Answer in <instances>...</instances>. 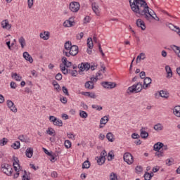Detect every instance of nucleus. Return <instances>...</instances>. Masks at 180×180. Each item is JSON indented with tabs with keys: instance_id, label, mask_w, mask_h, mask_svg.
Masks as SVG:
<instances>
[{
	"instance_id": "1",
	"label": "nucleus",
	"mask_w": 180,
	"mask_h": 180,
	"mask_svg": "<svg viewBox=\"0 0 180 180\" xmlns=\"http://www.w3.org/2000/svg\"><path fill=\"white\" fill-rule=\"evenodd\" d=\"M129 4L131 11L136 15L143 16L146 20H150L151 18L155 19V18L153 16L155 13L148 7L146 0H129Z\"/></svg>"
},
{
	"instance_id": "2",
	"label": "nucleus",
	"mask_w": 180,
	"mask_h": 180,
	"mask_svg": "<svg viewBox=\"0 0 180 180\" xmlns=\"http://www.w3.org/2000/svg\"><path fill=\"white\" fill-rule=\"evenodd\" d=\"M143 88H144V85H143V83L138 82L136 84H134L131 86L129 87L128 91L131 94H139V92H141Z\"/></svg>"
},
{
	"instance_id": "3",
	"label": "nucleus",
	"mask_w": 180,
	"mask_h": 180,
	"mask_svg": "<svg viewBox=\"0 0 180 180\" xmlns=\"http://www.w3.org/2000/svg\"><path fill=\"white\" fill-rule=\"evenodd\" d=\"M60 68L64 75H67V74H70L72 77H77V75H78V71H77L76 70H72L70 69H66L65 66L63 67V64L60 65Z\"/></svg>"
},
{
	"instance_id": "4",
	"label": "nucleus",
	"mask_w": 180,
	"mask_h": 180,
	"mask_svg": "<svg viewBox=\"0 0 180 180\" xmlns=\"http://www.w3.org/2000/svg\"><path fill=\"white\" fill-rule=\"evenodd\" d=\"M1 169L4 174H6V175H8V176L12 175V167L8 164L1 165Z\"/></svg>"
},
{
	"instance_id": "5",
	"label": "nucleus",
	"mask_w": 180,
	"mask_h": 180,
	"mask_svg": "<svg viewBox=\"0 0 180 180\" xmlns=\"http://www.w3.org/2000/svg\"><path fill=\"white\" fill-rule=\"evenodd\" d=\"M124 161L127 162L129 165L133 164L134 162V159L133 158V155L130 153H125L123 156Z\"/></svg>"
},
{
	"instance_id": "6",
	"label": "nucleus",
	"mask_w": 180,
	"mask_h": 180,
	"mask_svg": "<svg viewBox=\"0 0 180 180\" xmlns=\"http://www.w3.org/2000/svg\"><path fill=\"white\" fill-rule=\"evenodd\" d=\"M80 5L77 1H72L70 4L69 9L71 12L77 13L79 11Z\"/></svg>"
},
{
	"instance_id": "7",
	"label": "nucleus",
	"mask_w": 180,
	"mask_h": 180,
	"mask_svg": "<svg viewBox=\"0 0 180 180\" xmlns=\"http://www.w3.org/2000/svg\"><path fill=\"white\" fill-rule=\"evenodd\" d=\"M101 85L102 86H103V88H105L107 89H113V88H115L116 86V83L104 82L101 83Z\"/></svg>"
},
{
	"instance_id": "8",
	"label": "nucleus",
	"mask_w": 180,
	"mask_h": 180,
	"mask_svg": "<svg viewBox=\"0 0 180 180\" xmlns=\"http://www.w3.org/2000/svg\"><path fill=\"white\" fill-rule=\"evenodd\" d=\"M91 68V65L88 63H82L81 64H79L78 68L83 72V71H88L89 68Z\"/></svg>"
},
{
	"instance_id": "9",
	"label": "nucleus",
	"mask_w": 180,
	"mask_h": 180,
	"mask_svg": "<svg viewBox=\"0 0 180 180\" xmlns=\"http://www.w3.org/2000/svg\"><path fill=\"white\" fill-rule=\"evenodd\" d=\"M7 106L8 108H9L11 112H13L14 113H16V112H18V108H16V106H15V104L13 103L12 101H7Z\"/></svg>"
},
{
	"instance_id": "10",
	"label": "nucleus",
	"mask_w": 180,
	"mask_h": 180,
	"mask_svg": "<svg viewBox=\"0 0 180 180\" xmlns=\"http://www.w3.org/2000/svg\"><path fill=\"white\" fill-rule=\"evenodd\" d=\"M1 27L9 30V29L12 27V25L9 24V21L8 20H4L1 22Z\"/></svg>"
},
{
	"instance_id": "11",
	"label": "nucleus",
	"mask_w": 180,
	"mask_h": 180,
	"mask_svg": "<svg viewBox=\"0 0 180 180\" xmlns=\"http://www.w3.org/2000/svg\"><path fill=\"white\" fill-rule=\"evenodd\" d=\"M136 26L141 27V30H146V23L140 18L136 20Z\"/></svg>"
},
{
	"instance_id": "12",
	"label": "nucleus",
	"mask_w": 180,
	"mask_h": 180,
	"mask_svg": "<svg viewBox=\"0 0 180 180\" xmlns=\"http://www.w3.org/2000/svg\"><path fill=\"white\" fill-rule=\"evenodd\" d=\"M71 56H77L78 54V46L72 45L70 51Z\"/></svg>"
},
{
	"instance_id": "13",
	"label": "nucleus",
	"mask_w": 180,
	"mask_h": 180,
	"mask_svg": "<svg viewBox=\"0 0 180 180\" xmlns=\"http://www.w3.org/2000/svg\"><path fill=\"white\" fill-rule=\"evenodd\" d=\"M62 63H63V67H67V68L71 67L72 65V63L68 61L66 57H63L62 58Z\"/></svg>"
},
{
	"instance_id": "14",
	"label": "nucleus",
	"mask_w": 180,
	"mask_h": 180,
	"mask_svg": "<svg viewBox=\"0 0 180 180\" xmlns=\"http://www.w3.org/2000/svg\"><path fill=\"white\" fill-rule=\"evenodd\" d=\"M92 10L97 15V16H99V6L96 4V3H92L91 4Z\"/></svg>"
},
{
	"instance_id": "15",
	"label": "nucleus",
	"mask_w": 180,
	"mask_h": 180,
	"mask_svg": "<svg viewBox=\"0 0 180 180\" xmlns=\"http://www.w3.org/2000/svg\"><path fill=\"white\" fill-rule=\"evenodd\" d=\"M23 58H25V60H26V61H29L30 64L33 63V58H32V56H30V54H29L26 51L23 53Z\"/></svg>"
},
{
	"instance_id": "16",
	"label": "nucleus",
	"mask_w": 180,
	"mask_h": 180,
	"mask_svg": "<svg viewBox=\"0 0 180 180\" xmlns=\"http://www.w3.org/2000/svg\"><path fill=\"white\" fill-rule=\"evenodd\" d=\"M151 78L146 77L143 80V89H147L150 84H151Z\"/></svg>"
},
{
	"instance_id": "17",
	"label": "nucleus",
	"mask_w": 180,
	"mask_h": 180,
	"mask_svg": "<svg viewBox=\"0 0 180 180\" xmlns=\"http://www.w3.org/2000/svg\"><path fill=\"white\" fill-rule=\"evenodd\" d=\"M141 134L140 136L142 139H147L148 137V132L146 131V128L142 127L140 129Z\"/></svg>"
},
{
	"instance_id": "18",
	"label": "nucleus",
	"mask_w": 180,
	"mask_h": 180,
	"mask_svg": "<svg viewBox=\"0 0 180 180\" xmlns=\"http://www.w3.org/2000/svg\"><path fill=\"white\" fill-rule=\"evenodd\" d=\"M25 155L27 158H32L33 157V148H28L25 150Z\"/></svg>"
},
{
	"instance_id": "19",
	"label": "nucleus",
	"mask_w": 180,
	"mask_h": 180,
	"mask_svg": "<svg viewBox=\"0 0 180 180\" xmlns=\"http://www.w3.org/2000/svg\"><path fill=\"white\" fill-rule=\"evenodd\" d=\"M41 39H43V40H49L50 39V32H44L40 34Z\"/></svg>"
},
{
	"instance_id": "20",
	"label": "nucleus",
	"mask_w": 180,
	"mask_h": 180,
	"mask_svg": "<svg viewBox=\"0 0 180 180\" xmlns=\"http://www.w3.org/2000/svg\"><path fill=\"white\" fill-rule=\"evenodd\" d=\"M162 147H164V143L158 142L153 146V150L155 151H160V148H162Z\"/></svg>"
},
{
	"instance_id": "21",
	"label": "nucleus",
	"mask_w": 180,
	"mask_h": 180,
	"mask_svg": "<svg viewBox=\"0 0 180 180\" xmlns=\"http://www.w3.org/2000/svg\"><path fill=\"white\" fill-rule=\"evenodd\" d=\"M63 26L65 27H72L74 26V22L71 21V18H70L64 22Z\"/></svg>"
},
{
	"instance_id": "22",
	"label": "nucleus",
	"mask_w": 180,
	"mask_h": 180,
	"mask_svg": "<svg viewBox=\"0 0 180 180\" xmlns=\"http://www.w3.org/2000/svg\"><path fill=\"white\" fill-rule=\"evenodd\" d=\"M96 160L98 165H103V164H105V161H106V158H101V156H98L96 158Z\"/></svg>"
},
{
	"instance_id": "23",
	"label": "nucleus",
	"mask_w": 180,
	"mask_h": 180,
	"mask_svg": "<svg viewBox=\"0 0 180 180\" xmlns=\"http://www.w3.org/2000/svg\"><path fill=\"white\" fill-rule=\"evenodd\" d=\"M159 94L161 98H165V99L169 98V93L167 91L161 90Z\"/></svg>"
},
{
	"instance_id": "24",
	"label": "nucleus",
	"mask_w": 180,
	"mask_h": 180,
	"mask_svg": "<svg viewBox=\"0 0 180 180\" xmlns=\"http://www.w3.org/2000/svg\"><path fill=\"white\" fill-rule=\"evenodd\" d=\"M18 167H20V165H19V160L18 159V158H14L13 168L15 172H19Z\"/></svg>"
},
{
	"instance_id": "25",
	"label": "nucleus",
	"mask_w": 180,
	"mask_h": 180,
	"mask_svg": "<svg viewBox=\"0 0 180 180\" xmlns=\"http://www.w3.org/2000/svg\"><path fill=\"white\" fill-rule=\"evenodd\" d=\"M166 72L167 74V78H172V70H171V67L167 65L165 67Z\"/></svg>"
},
{
	"instance_id": "26",
	"label": "nucleus",
	"mask_w": 180,
	"mask_h": 180,
	"mask_svg": "<svg viewBox=\"0 0 180 180\" xmlns=\"http://www.w3.org/2000/svg\"><path fill=\"white\" fill-rule=\"evenodd\" d=\"M174 115H175L176 117H180V106L179 105H176L174 107Z\"/></svg>"
},
{
	"instance_id": "27",
	"label": "nucleus",
	"mask_w": 180,
	"mask_h": 180,
	"mask_svg": "<svg viewBox=\"0 0 180 180\" xmlns=\"http://www.w3.org/2000/svg\"><path fill=\"white\" fill-rule=\"evenodd\" d=\"M94 85L95 84H94V83H92V82L88 81L85 83L84 86H85V88H86V89H94Z\"/></svg>"
},
{
	"instance_id": "28",
	"label": "nucleus",
	"mask_w": 180,
	"mask_h": 180,
	"mask_svg": "<svg viewBox=\"0 0 180 180\" xmlns=\"http://www.w3.org/2000/svg\"><path fill=\"white\" fill-rule=\"evenodd\" d=\"M106 139L108 140V141H110L111 143H113V141H115V137L112 132H109L107 134Z\"/></svg>"
},
{
	"instance_id": "29",
	"label": "nucleus",
	"mask_w": 180,
	"mask_h": 180,
	"mask_svg": "<svg viewBox=\"0 0 180 180\" xmlns=\"http://www.w3.org/2000/svg\"><path fill=\"white\" fill-rule=\"evenodd\" d=\"M141 60H146V53H141L136 58V63H140Z\"/></svg>"
},
{
	"instance_id": "30",
	"label": "nucleus",
	"mask_w": 180,
	"mask_h": 180,
	"mask_svg": "<svg viewBox=\"0 0 180 180\" xmlns=\"http://www.w3.org/2000/svg\"><path fill=\"white\" fill-rule=\"evenodd\" d=\"M18 41L22 47V49H25V46H26V40L23 37L19 38Z\"/></svg>"
},
{
	"instance_id": "31",
	"label": "nucleus",
	"mask_w": 180,
	"mask_h": 180,
	"mask_svg": "<svg viewBox=\"0 0 180 180\" xmlns=\"http://www.w3.org/2000/svg\"><path fill=\"white\" fill-rule=\"evenodd\" d=\"M153 129L154 130H156V131H161V130L164 129V126L160 123H158L154 126Z\"/></svg>"
},
{
	"instance_id": "32",
	"label": "nucleus",
	"mask_w": 180,
	"mask_h": 180,
	"mask_svg": "<svg viewBox=\"0 0 180 180\" xmlns=\"http://www.w3.org/2000/svg\"><path fill=\"white\" fill-rule=\"evenodd\" d=\"M18 140L22 141V143H30V141L27 137H25L24 135H20L18 136Z\"/></svg>"
},
{
	"instance_id": "33",
	"label": "nucleus",
	"mask_w": 180,
	"mask_h": 180,
	"mask_svg": "<svg viewBox=\"0 0 180 180\" xmlns=\"http://www.w3.org/2000/svg\"><path fill=\"white\" fill-rule=\"evenodd\" d=\"M108 122H109V118L108 117V116H104L103 117L101 120H100V124H106V123H108Z\"/></svg>"
},
{
	"instance_id": "34",
	"label": "nucleus",
	"mask_w": 180,
	"mask_h": 180,
	"mask_svg": "<svg viewBox=\"0 0 180 180\" xmlns=\"http://www.w3.org/2000/svg\"><path fill=\"white\" fill-rule=\"evenodd\" d=\"M64 47L65 50H67L68 51H70V50L72 47V45L71 44V41H66L65 43Z\"/></svg>"
},
{
	"instance_id": "35",
	"label": "nucleus",
	"mask_w": 180,
	"mask_h": 180,
	"mask_svg": "<svg viewBox=\"0 0 180 180\" xmlns=\"http://www.w3.org/2000/svg\"><path fill=\"white\" fill-rule=\"evenodd\" d=\"M11 77L12 78H14L15 81H22V77H20L18 73H12Z\"/></svg>"
},
{
	"instance_id": "36",
	"label": "nucleus",
	"mask_w": 180,
	"mask_h": 180,
	"mask_svg": "<svg viewBox=\"0 0 180 180\" xmlns=\"http://www.w3.org/2000/svg\"><path fill=\"white\" fill-rule=\"evenodd\" d=\"M11 147L14 148V150H19V148H20V142L15 141L11 145Z\"/></svg>"
},
{
	"instance_id": "37",
	"label": "nucleus",
	"mask_w": 180,
	"mask_h": 180,
	"mask_svg": "<svg viewBox=\"0 0 180 180\" xmlns=\"http://www.w3.org/2000/svg\"><path fill=\"white\" fill-rule=\"evenodd\" d=\"M87 46L90 50H92L94 47V41H92V38H89L87 39Z\"/></svg>"
},
{
	"instance_id": "38",
	"label": "nucleus",
	"mask_w": 180,
	"mask_h": 180,
	"mask_svg": "<svg viewBox=\"0 0 180 180\" xmlns=\"http://www.w3.org/2000/svg\"><path fill=\"white\" fill-rule=\"evenodd\" d=\"M54 126H58L59 127H63V120L60 119H56L55 122H53Z\"/></svg>"
},
{
	"instance_id": "39",
	"label": "nucleus",
	"mask_w": 180,
	"mask_h": 180,
	"mask_svg": "<svg viewBox=\"0 0 180 180\" xmlns=\"http://www.w3.org/2000/svg\"><path fill=\"white\" fill-rule=\"evenodd\" d=\"M79 116L82 119H86L88 117V113L84 110H80L79 111Z\"/></svg>"
},
{
	"instance_id": "40",
	"label": "nucleus",
	"mask_w": 180,
	"mask_h": 180,
	"mask_svg": "<svg viewBox=\"0 0 180 180\" xmlns=\"http://www.w3.org/2000/svg\"><path fill=\"white\" fill-rule=\"evenodd\" d=\"M153 174L151 173H148V172H146L144 174V179L145 180H151V178H153Z\"/></svg>"
},
{
	"instance_id": "41",
	"label": "nucleus",
	"mask_w": 180,
	"mask_h": 180,
	"mask_svg": "<svg viewBox=\"0 0 180 180\" xmlns=\"http://www.w3.org/2000/svg\"><path fill=\"white\" fill-rule=\"evenodd\" d=\"M115 159V153H113V151H110L108 154V160L112 161V160Z\"/></svg>"
},
{
	"instance_id": "42",
	"label": "nucleus",
	"mask_w": 180,
	"mask_h": 180,
	"mask_svg": "<svg viewBox=\"0 0 180 180\" xmlns=\"http://www.w3.org/2000/svg\"><path fill=\"white\" fill-rule=\"evenodd\" d=\"M89 167H91V163L89 162V161L86 160L85 162H84V163L82 165L83 169H88V168H89Z\"/></svg>"
},
{
	"instance_id": "43",
	"label": "nucleus",
	"mask_w": 180,
	"mask_h": 180,
	"mask_svg": "<svg viewBox=\"0 0 180 180\" xmlns=\"http://www.w3.org/2000/svg\"><path fill=\"white\" fill-rule=\"evenodd\" d=\"M173 50H174V53H176V54H177L178 57L180 58V48L176 46H174Z\"/></svg>"
},
{
	"instance_id": "44",
	"label": "nucleus",
	"mask_w": 180,
	"mask_h": 180,
	"mask_svg": "<svg viewBox=\"0 0 180 180\" xmlns=\"http://www.w3.org/2000/svg\"><path fill=\"white\" fill-rule=\"evenodd\" d=\"M46 133L49 136H54V134H56V131H54V129L52 128H49L48 130H46Z\"/></svg>"
},
{
	"instance_id": "45",
	"label": "nucleus",
	"mask_w": 180,
	"mask_h": 180,
	"mask_svg": "<svg viewBox=\"0 0 180 180\" xmlns=\"http://www.w3.org/2000/svg\"><path fill=\"white\" fill-rule=\"evenodd\" d=\"M110 180H117V174L115 172H112L110 175Z\"/></svg>"
},
{
	"instance_id": "46",
	"label": "nucleus",
	"mask_w": 180,
	"mask_h": 180,
	"mask_svg": "<svg viewBox=\"0 0 180 180\" xmlns=\"http://www.w3.org/2000/svg\"><path fill=\"white\" fill-rule=\"evenodd\" d=\"M62 91H63V94H65V95L66 96H70V93H68V89H67V87L63 86L62 87Z\"/></svg>"
},
{
	"instance_id": "47",
	"label": "nucleus",
	"mask_w": 180,
	"mask_h": 180,
	"mask_svg": "<svg viewBox=\"0 0 180 180\" xmlns=\"http://www.w3.org/2000/svg\"><path fill=\"white\" fill-rule=\"evenodd\" d=\"M8 143V139L6 138H3L1 140H0V146H6V144Z\"/></svg>"
},
{
	"instance_id": "48",
	"label": "nucleus",
	"mask_w": 180,
	"mask_h": 180,
	"mask_svg": "<svg viewBox=\"0 0 180 180\" xmlns=\"http://www.w3.org/2000/svg\"><path fill=\"white\" fill-rule=\"evenodd\" d=\"M91 108L93 109H96V110H98V111H101L103 109L102 106L98 105H92Z\"/></svg>"
},
{
	"instance_id": "49",
	"label": "nucleus",
	"mask_w": 180,
	"mask_h": 180,
	"mask_svg": "<svg viewBox=\"0 0 180 180\" xmlns=\"http://www.w3.org/2000/svg\"><path fill=\"white\" fill-rule=\"evenodd\" d=\"M65 147L67 148H71V141L69 140L65 141Z\"/></svg>"
},
{
	"instance_id": "50",
	"label": "nucleus",
	"mask_w": 180,
	"mask_h": 180,
	"mask_svg": "<svg viewBox=\"0 0 180 180\" xmlns=\"http://www.w3.org/2000/svg\"><path fill=\"white\" fill-rule=\"evenodd\" d=\"M84 37V32H80L76 35L77 40H81Z\"/></svg>"
},
{
	"instance_id": "51",
	"label": "nucleus",
	"mask_w": 180,
	"mask_h": 180,
	"mask_svg": "<svg viewBox=\"0 0 180 180\" xmlns=\"http://www.w3.org/2000/svg\"><path fill=\"white\" fill-rule=\"evenodd\" d=\"M56 120H57V117H56L55 116H53V115L49 116V121L51 122L53 124H54V122H56Z\"/></svg>"
},
{
	"instance_id": "52",
	"label": "nucleus",
	"mask_w": 180,
	"mask_h": 180,
	"mask_svg": "<svg viewBox=\"0 0 180 180\" xmlns=\"http://www.w3.org/2000/svg\"><path fill=\"white\" fill-rule=\"evenodd\" d=\"M56 79H57V81H61V79H63V75H61V73H58L56 75Z\"/></svg>"
},
{
	"instance_id": "53",
	"label": "nucleus",
	"mask_w": 180,
	"mask_h": 180,
	"mask_svg": "<svg viewBox=\"0 0 180 180\" xmlns=\"http://www.w3.org/2000/svg\"><path fill=\"white\" fill-rule=\"evenodd\" d=\"M106 155H108V153H106V150H103L101 154H100V157H101V158H105Z\"/></svg>"
},
{
	"instance_id": "54",
	"label": "nucleus",
	"mask_w": 180,
	"mask_h": 180,
	"mask_svg": "<svg viewBox=\"0 0 180 180\" xmlns=\"http://www.w3.org/2000/svg\"><path fill=\"white\" fill-rule=\"evenodd\" d=\"M155 155L160 158V157H164V153L158 150L155 153Z\"/></svg>"
},
{
	"instance_id": "55",
	"label": "nucleus",
	"mask_w": 180,
	"mask_h": 180,
	"mask_svg": "<svg viewBox=\"0 0 180 180\" xmlns=\"http://www.w3.org/2000/svg\"><path fill=\"white\" fill-rule=\"evenodd\" d=\"M67 136L68 139H71L72 140H75V135H74V134L69 133V134H67Z\"/></svg>"
},
{
	"instance_id": "56",
	"label": "nucleus",
	"mask_w": 180,
	"mask_h": 180,
	"mask_svg": "<svg viewBox=\"0 0 180 180\" xmlns=\"http://www.w3.org/2000/svg\"><path fill=\"white\" fill-rule=\"evenodd\" d=\"M43 151L44 153H45V154H46V155H49V157L51 156V155L53 154L52 152H49V150L45 148H43Z\"/></svg>"
},
{
	"instance_id": "57",
	"label": "nucleus",
	"mask_w": 180,
	"mask_h": 180,
	"mask_svg": "<svg viewBox=\"0 0 180 180\" xmlns=\"http://www.w3.org/2000/svg\"><path fill=\"white\" fill-rule=\"evenodd\" d=\"M89 82H92V84H94V85H95V82H98V78L97 77H91L90 78V81H89Z\"/></svg>"
},
{
	"instance_id": "58",
	"label": "nucleus",
	"mask_w": 180,
	"mask_h": 180,
	"mask_svg": "<svg viewBox=\"0 0 180 180\" xmlns=\"http://www.w3.org/2000/svg\"><path fill=\"white\" fill-rule=\"evenodd\" d=\"M51 176L52 178H57L58 176V174L57 173V172L53 171L51 173Z\"/></svg>"
},
{
	"instance_id": "59",
	"label": "nucleus",
	"mask_w": 180,
	"mask_h": 180,
	"mask_svg": "<svg viewBox=\"0 0 180 180\" xmlns=\"http://www.w3.org/2000/svg\"><path fill=\"white\" fill-rule=\"evenodd\" d=\"M174 160L172 159H167L166 164L169 167L170 165H172Z\"/></svg>"
},
{
	"instance_id": "60",
	"label": "nucleus",
	"mask_w": 180,
	"mask_h": 180,
	"mask_svg": "<svg viewBox=\"0 0 180 180\" xmlns=\"http://www.w3.org/2000/svg\"><path fill=\"white\" fill-rule=\"evenodd\" d=\"M10 86L12 89H16V87L18 86V85L14 82H11Z\"/></svg>"
},
{
	"instance_id": "61",
	"label": "nucleus",
	"mask_w": 180,
	"mask_h": 180,
	"mask_svg": "<svg viewBox=\"0 0 180 180\" xmlns=\"http://www.w3.org/2000/svg\"><path fill=\"white\" fill-rule=\"evenodd\" d=\"M28 8L30 9L33 6V0H27Z\"/></svg>"
},
{
	"instance_id": "62",
	"label": "nucleus",
	"mask_w": 180,
	"mask_h": 180,
	"mask_svg": "<svg viewBox=\"0 0 180 180\" xmlns=\"http://www.w3.org/2000/svg\"><path fill=\"white\" fill-rule=\"evenodd\" d=\"M60 102L63 103L64 105H65V103H67V102H68L66 97L60 98Z\"/></svg>"
},
{
	"instance_id": "63",
	"label": "nucleus",
	"mask_w": 180,
	"mask_h": 180,
	"mask_svg": "<svg viewBox=\"0 0 180 180\" xmlns=\"http://www.w3.org/2000/svg\"><path fill=\"white\" fill-rule=\"evenodd\" d=\"M31 74L32 75V77H34L35 78H37L38 77V73L37 72H36V70H33L32 72H31Z\"/></svg>"
},
{
	"instance_id": "64",
	"label": "nucleus",
	"mask_w": 180,
	"mask_h": 180,
	"mask_svg": "<svg viewBox=\"0 0 180 180\" xmlns=\"http://www.w3.org/2000/svg\"><path fill=\"white\" fill-rule=\"evenodd\" d=\"M131 137L134 139H140V135H139L138 134L134 133L131 134Z\"/></svg>"
}]
</instances>
